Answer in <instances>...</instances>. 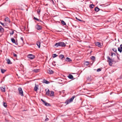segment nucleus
<instances>
[{"mask_svg":"<svg viewBox=\"0 0 122 122\" xmlns=\"http://www.w3.org/2000/svg\"><path fill=\"white\" fill-rule=\"evenodd\" d=\"M66 46V44L63 42H60L56 43L54 45L55 47H57L58 46L65 47Z\"/></svg>","mask_w":122,"mask_h":122,"instance_id":"nucleus-1","label":"nucleus"},{"mask_svg":"<svg viewBox=\"0 0 122 122\" xmlns=\"http://www.w3.org/2000/svg\"><path fill=\"white\" fill-rule=\"evenodd\" d=\"M107 61L108 62L110 66H112L114 62V59H111L109 56H107Z\"/></svg>","mask_w":122,"mask_h":122,"instance_id":"nucleus-2","label":"nucleus"},{"mask_svg":"<svg viewBox=\"0 0 122 122\" xmlns=\"http://www.w3.org/2000/svg\"><path fill=\"white\" fill-rule=\"evenodd\" d=\"M19 94L21 96H24L23 92L21 88L20 87H19L18 89Z\"/></svg>","mask_w":122,"mask_h":122,"instance_id":"nucleus-3","label":"nucleus"},{"mask_svg":"<svg viewBox=\"0 0 122 122\" xmlns=\"http://www.w3.org/2000/svg\"><path fill=\"white\" fill-rule=\"evenodd\" d=\"M27 57L31 59H33L35 58V56L31 54L28 55Z\"/></svg>","mask_w":122,"mask_h":122,"instance_id":"nucleus-4","label":"nucleus"},{"mask_svg":"<svg viewBox=\"0 0 122 122\" xmlns=\"http://www.w3.org/2000/svg\"><path fill=\"white\" fill-rule=\"evenodd\" d=\"M36 28L38 30H41L42 29V27L40 25L37 24L35 26Z\"/></svg>","mask_w":122,"mask_h":122,"instance_id":"nucleus-5","label":"nucleus"},{"mask_svg":"<svg viewBox=\"0 0 122 122\" xmlns=\"http://www.w3.org/2000/svg\"><path fill=\"white\" fill-rule=\"evenodd\" d=\"M47 72L48 74H53V73L54 72L53 70H52L50 68H49L47 70Z\"/></svg>","mask_w":122,"mask_h":122,"instance_id":"nucleus-6","label":"nucleus"},{"mask_svg":"<svg viewBox=\"0 0 122 122\" xmlns=\"http://www.w3.org/2000/svg\"><path fill=\"white\" fill-rule=\"evenodd\" d=\"M120 47L118 48V51L120 53H121L122 51V44L120 45Z\"/></svg>","mask_w":122,"mask_h":122,"instance_id":"nucleus-7","label":"nucleus"},{"mask_svg":"<svg viewBox=\"0 0 122 122\" xmlns=\"http://www.w3.org/2000/svg\"><path fill=\"white\" fill-rule=\"evenodd\" d=\"M86 81L90 82L92 80L91 76H88L86 78Z\"/></svg>","mask_w":122,"mask_h":122,"instance_id":"nucleus-8","label":"nucleus"},{"mask_svg":"<svg viewBox=\"0 0 122 122\" xmlns=\"http://www.w3.org/2000/svg\"><path fill=\"white\" fill-rule=\"evenodd\" d=\"M95 44L96 46H98V47H101L102 46L101 45V43L99 42H96Z\"/></svg>","mask_w":122,"mask_h":122,"instance_id":"nucleus-9","label":"nucleus"},{"mask_svg":"<svg viewBox=\"0 0 122 122\" xmlns=\"http://www.w3.org/2000/svg\"><path fill=\"white\" fill-rule=\"evenodd\" d=\"M5 21L8 22L9 23L10 22L9 18L7 17L5 18Z\"/></svg>","mask_w":122,"mask_h":122,"instance_id":"nucleus-10","label":"nucleus"},{"mask_svg":"<svg viewBox=\"0 0 122 122\" xmlns=\"http://www.w3.org/2000/svg\"><path fill=\"white\" fill-rule=\"evenodd\" d=\"M42 82L43 83H45L46 84H48L50 83V82L47 81L46 80L44 79L43 80Z\"/></svg>","mask_w":122,"mask_h":122,"instance_id":"nucleus-11","label":"nucleus"},{"mask_svg":"<svg viewBox=\"0 0 122 122\" xmlns=\"http://www.w3.org/2000/svg\"><path fill=\"white\" fill-rule=\"evenodd\" d=\"M76 97L75 96H73L71 98L69 99V101L71 102H72L74 98Z\"/></svg>","mask_w":122,"mask_h":122,"instance_id":"nucleus-12","label":"nucleus"},{"mask_svg":"<svg viewBox=\"0 0 122 122\" xmlns=\"http://www.w3.org/2000/svg\"><path fill=\"white\" fill-rule=\"evenodd\" d=\"M38 89V86L36 84H35V86L34 88V90L35 91H37Z\"/></svg>","mask_w":122,"mask_h":122,"instance_id":"nucleus-13","label":"nucleus"},{"mask_svg":"<svg viewBox=\"0 0 122 122\" xmlns=\"http://www.w3.org/2000/svg\"><path fill=\"white\" fill-rule=\"evenodd\" d=\"M36 44L37 45V46L38 47L40 48V44H41V43L40 42L38 41L36 42Z\"/></svg>","mask_w":122,"mask_h":122,"instance_id":"nucleus-14","label":"nucleus"},{"mask_svg":"<svg viewBox=\"0 0 122 122\" xmlns=\"http://www.w3.org/2000/svg\"><path fill=\"white\" fill-rule=\"evenodd\" d=\"M49 96H50L52 97H54V92L53 91H51V94H49Z\"/></svg>","mask_w":122,"mask_h":122,"instance_id":"nucleus-15","label":"nucleus"},{"mask_svg":"<svg viewBox=\"0 0 122 122\" xmlns=\"http://www.w3.org/2000/svg\"><path fill=\"white\" fill-rule=\"evenodd\" d=\"M0 89L2 92H5V87H0Z\"/></svg>","mask_w":122,"mask_h":122,"instance_id":"nucleus-16","label":"nucleus"},{"mask_svg":"<svg viewBox=\"0 0 122 122\" xmlns=\"http://www.w3.org/2000/svg\"><path fill=\"white\" fill-rule=\"evenodd\" d=\"M65 61H66L70 62L71 61H72V60L70 58H69L68 57H67L66 58L65 60Z\"/></svg>","mask_w":122,"mask_h":122,"instance_id":"nucleus-17","label":"nucleus"},{"mask_svg":"<svg viewBox=\"0 0 122 122\" xmlns=\"http://www.w3.org/2000/svg\"><path fill=\"white\" fill-rule=\"evenodd\" d=\"M59 57L60 58L61 60H63V58L65 57L63 55H60L59 56Z\"/></svg>","mask_w":122,"mask_h":122,"instance_id":"nucleus-18","label":"nucleus"},{"mask_svg":"<svg viewBox=\"0 0 122 122\" xmlns=\"http://www.w3.org/2000/svg\"><path fill=\"white\" fill-rule=\"evenodd\" d=\"M68 77L69 79H73V76L71 74H69Z\"/></svg>","mask_w":122,"mask_h":122,"instance_id":"nucleus-19","label":"nucleus"},{"mask_svg":"<svg viewBox=\"0 0 122 122\" xmlns=\"http://www.w3.org/2000/svg\"><path fill=\"white\" fill-rule=\"evenodd\" d=\"M100 10V9L98 7H96L95 9H94V10L95 11H96V12H98V11H99Z\"/></svg>","mask_w":122,"mask_h":122,"instance_id":"nucleus-20","label":"nucleus"},{"mask_svg":"<svg viewBox=\"0 0 122 122\" xmlns=\"http://www.w3.org/2000/svg\"><path fill=\"white\" fill-rule=\"evenodd\" d=\"M89 64L90 63L88 61H85L84 63V65L86 66H88Z\"/></svg>","mask_w":122,"mask_h":122,"instance_id":"nucleus-21","label":"nucleus"},{"mask_svg":"<svg viewBox=\"0 0 122 122\" xmlns=\"http://www.w3.org/2000/svg\"><path fill=\"white\" fill-rule=\"evenodd\" d=\"M70 102L69 99H67L66 100L64 103L66 104V105H67Z\"/></svg>","mask_w":122,"mask_h":122,"instance_id":"nucleus-22","label":"nucleus"},{"mask_svg":"<svg viewBox=\"0 0 122 122\" xmlns=\"http://www.w3.org/2000/svg\"><path fill=\"white\" fill-rule=\"evenodd\" d=\"M40 70V69H34V70L33 71L37 73V72H38Z\"/></svg>","mask_w":122,"mask_h":122,"instance_id":"nucleus-23","label":"nucleus"},{"mask_svg":"<svg viewBox=\"0 0 122 122\" xmlns=\"http://www.w3.org/2000/svg\"><path fill=\"white\" fill-rule=\"evenodd\" d=\"M45 105L46 106H50L51 105L50 103H47L46 102L45 103H44Z\"/></svg>","mask_w":122,"mask_h":122,"instance_id":"nucleus-24","label":"nucleus"},{"mask_svg":"<svg viewBox=\"0 0 122 122\" xmlns=\"http://www.w3.org/2000/svg\"><path fill=\"white\" fill-rule=\"evenodd\" d=\"M1 72L2 73H4V72L6 71V70L3 69H1Z\"/></svg>","mask_w":122,"mask_h":122,"instance_id":"nucleus-25","label":"nucleus"},{"mask_svg":"<svg viewBox=\"0 0 122 122\" xmlns=\"http://www.w3.org/2000/svg\"><path fill=\"white\" fill-rule=\"evenodd\" d=\"M50 91L49 89H48V91H46V95H47L49 96V94H50Z\"/></svg>","mask_w":122,"mask_h":122,"instance_id":"nucleus-26","label":"nucleus"},{"mask_svg":"<svg viewBox=\"0 0 122 122\" xmlns=\"http://www.w3.org/2000/svg\"><path fill=\"white\" fill-rule=\"evenodd\" d=\"M7 63L8 64H11L12 63L10 61L9 59H8L7 60Z\"/></svg>","mask_w":122,"mask_h":122,"instance_id":"nucleus-27","label":"nucleus"},{"mask_svg":"<svg viewBox=\"0 0 122 122\" xmlns=\"http://www.w3.org/2000/svg\"><path fill=\"white\" fill-rule=\"evenodd\" d=\"M11 40L12 42H13V43H15V39L14 38H11Z\"/></svg>","mask_w":122,"mask_h":122,"instance_id":"nucleus-28","label":"nucleus"},{"mask_svg":"<svg viewBox=\"0 0 122 122\" xmlns=\"http://www.w3.org/2000/svg\"><path fill=\"white\" fill-rule=\"evenodd\" d=\"M4 31V30L3 28L0 26V32L2 33Z\"/></svg>","mask_w":122,"mask_h":122,"instance_id":"nucleus-29","label":"nucleus"},{"mask_svg":"<svg viewBox=\"0 0 122 122\" xmlns=\"http://www.w3.org/2000/svg\"><path fill=\"white\" fill-rule=\"evenodd\" d=\"M91 59L92 60L94 61L95 59V58L94 56H92L91 57Z\"/></svg>","mask_w":122,"mask_h":122,"instance_id":"nucleus-30","label":"nucleus"},{"mask_svg":"<svg viewBox=\"0 0 122 122\" xmlns=\"http://www.w3.org/2000/svg\"><path fill=\"white\" fill-rule=\"evenodd\" d=\"M3 106L5 107H6L7 106V104L6 103L3 102Z\"/></svg>","mask_w":122,"mask_h":122,"instance_id":"nucleus-31","label":"nucleus"},{"mask_svg":"<svg viewBox=\"0 0 122 122\" xmlns=\"http://www.w3.org/2000/svg\"><path fill=\"white\" fill-rule=\"evenodd\" d=\"M94 6V5L93 4H91L90 5L89 7L90 8H93Z\"/></svg>","mask_w":122,"mask_h":122,"instance_id":"nucleus-32","label":"nucleus"},{"mask_svg":"<svg viewBox=\"0 0 122 122\" xmlns=\"http://www.w3.org/2000/svg\"><path fill=\"white\" fill-rule=\"evenodd\" d=\"M112 50L114 52H116V53H117V49L116 48H114L112 49Z\"/></svg>","mask_w":122,"mask_h":122,"instance_id":"nucleus-33","label":"nucleus"},{"mask_svg":"<svg viewBox=\"0 0 122 122\" xmlns=\"http://www.w3.org/2000/svg\"><path fill=\"white\" fill-rule=\"evenodd\" d=\"M61 23L64 25H66V23L63 20H62L61 21Z\"/></svg>","mask_w":122,"mask_h":122,"instance_id":"nucleus-34","label":"nucleus"},{"mask_svg":"<svg viewBox=\"0 0 122 122\" xmlns=\"http://www.w3.org/2000/svg\"><path fill=\"white\" fill-rule=\"evenodd\" d=\"M57 56L56 54H53V57L54 58L56 57Z\"/></svg>","mask_w":122,"mask_h":122,"instance_id":"nucleus-35","label":"nucleus"},{"mask_svg":"<svg viewBox=\"0 0 122 122\" xmlns=\"http://www.w3.org/2000/svg\"><path fill=\"white\" fill-rule=\"evenodd\" d=\"M12 30V31L11 32H10V35H12L14 33V30Z\"/></svg>","mask_w":122,"mask_h":122,"instance_id":"nucleus-36","label":"nucleus"},{"mask_svg":"<svg viewBox=\"0 0 122 122\" xmlns=\"http://www.w3.org/2000/svg\"><path fill=\"white\" fill-rule=\"evenodd\" d=\"M33 19L35 20H36L37 21H39V19H38L37 18H36L35 17H34Z\"/></svg>","mask_w":122,"mask_h":122,"instance_id":"nucleus-37","label":"nucleus"},{"mask_svg":"<svg viewBox=\"0 0 122 122\" xmlns=\"http://www.w3.org/2000/svg\"><path fill=\"white\" fill-rule=\"evenodd\" d=\"M13 53V55L14 57H17V55L16 54H15L14 53Z\"/></svg>","mask_w":122,"mask_h":122,"instance_id":"nucleus-38","label":"nucleus"},{"mask_svg":"<svg viewBox=\"0 0 122 122\" xmlns=\"http://www.w3.org/2000/svg\"><path fill=\"white\" fill-rule=\"evenodd\" d=\"M101 70V68H98V69H97V72H99V71H100Z\"/></svg>","mask_w":122,"mask_h":122,"instance_id":"nucleus-39","label":"nucleus"},{"mask_svg":"<svg viewBox=\"0 0 122 122\" xmlns=\"http://www.w3.org/2000/svg\"><path fill=\"white\" fill-rule=\"evenodd\" d=\"M55 62L54 61H53V62L52 63V65L53 66H55L56 65V64H55Z\"/></svg>","mask_w":122,"mask_h":122,"instance_id":"nucleus-40","label":"nucleus"},{"mask_svg":"<svg viewBox=\"0 0 122 122\" xmlns=\"http://www.w3.org/2000/svg\"><path fill=\"white\" fill-rule=\"evenodd\" d=\"M50 1L54 5L55 4V3L53 0H50Z\"/></svg>","mask_w":122,"mask_h":122,"instance_id":"nucleus-41","label":"nucleus"},{"mask_svg":"<svg viewBox=\"0 0 122 122\" xmlns=\"http://www.w3.org/2000/svg\"><path fill=\"white\" fill-rule=\"evenodd\" d=\"M0 24L2 25H3V26L4 27H5V26L6 25H4V23H2L1 22H0Z\"/></svg>","mask_w":122,"mask_h":122,"instance_id":"nucleus-42","label":"nucleus"},{"mask_svg":"<svg viewBox=\"0 0 122 122\" xmlns=\"http://www.w3.org/2000/svg\"><path fill=\"white\" fill-rule=\"evenodd\" d=\"M5 77H3V79H2L1 81H0V83H1L4 80Z\"/></svg>","mask_w":122,"mask_h":122,"instance_id":"nucleus-43","label":"nucleus"},{"mask_svg":"<svg viewBox=\"0 0 122 122\" xmlns=\"http://www.w3.org/2000/svg\"><path fill=\"white\" fill-rule=\"evenodd\" d=\"M47 116L46 115V119H45V121H47L48 120H49V119L47 118Z\"/></svg>","mask_w":122,"mask_h":122,"instance_id":"nucleus-44","label":"nucleus"},{"mask_svg":"<svg viewBox=\"0 0 122 122\" xmlns=\"http://www.w3.org/2000/svg\"><path fill=\"white\" fill-rule=\"evenodd\" d=\"M76 19L77 20H78L79 21H82V20H80V19H79L77 18V17H76Z\"/></svg>","mask_w":122,"mask_h":122,"instance_id":"nucleus-45","label":"nucleus"},{"mask_svg":"<svg viewBox=\"0 0 122 122\" xmlns=\"http://www.w3.org/2000/svg\"><path fill=\"white\" fill-rule=\"evenodd\" d=\"M113 54H114V53H112V52L111 53V56H112V57H111V59H113L112 58V56H113Z\"/></svg>","mask_w":122,"mask_h":122,"instance_id":"nucleus-46","label":"nucleus"},{"mask_svg":"<svg viewBox=\"0 0 122 122\" xmlns=\"http://www.w3.org/2000/svg\"><path fill=\"white\" fill-rule=\"evenodd\" d=\"M41 101L43 102V103H44L45 102H45L44 101V100H43L42 99H41Z\"/></svg>","mask_w":122,"mask_h":122,"instance_id":"nucleus-47","label":"nucleus"},{"mask_svg":"<svg viewBox=\"0 0 122 122\" xmlns=\"http://www.w3.org/2000/svg\"><path fill=\"white\" fill-rule=\"evenodd\" d=\"M20 39L23 42V37H21Z\"/></svg>","mask_w":122,"mask_h":122,"instance_id":"nucleus-48","label":"nucleus"},{"mask_svg":"<svg viewBox=\"0 0 122 122\" xmlns=\"http://www.w3.org/2000/svg\"><path fill=\"white\" fill-rule=\"evenodd\" d=\"M40 21L42 23H44L42 21H41V20L39 19V21Z\"/></svg>","mask_w":122,"mask_h":122,"instance_id":"nucleus-49","label":"nucleus"},{"mask_svg":"<svg viewBox=\"0 0 122 122\" xmlns=\"http://www.w3.org/2000/svg\"><path fill=\"white\" fill-rule=\"evenodd\" d=\"M112 106V105H111L110 106H107V107L108 108L109 107H111V106Z\"/></svg>","mask_w":122,"mask_h":122,"instance_id":"nucleus-50","label":"nucleus"},{"mask_svg":"<svg viewBox=\"0 0 122 122\" xmlns=\"http://www.w3.org/2000/svg\"><path fill=\"white\" fill-rule=\"evenodd\" d=\"M15 43V44H16V45H18V43L17 42V41H16V42H15V43Z\"/></svg>","mask_w":122,"mask_h":122,"instance_id":"nucleus-51","label":"nucleus"},{"mask_svg":"<svg viewBox=\"0 0 122 122\" xmlns=\"http://www.w3.org/2000/svg\"><path fill=\"white\" fill-rule=\"evenodd\" d=\"M119 9H120V10L121 11H122V9L121 8H119Z\"/></svg>","mask_w":122,"mask_h":122,"instance_id":"nucleus-52","label":"nucleus"},{"mask_svg":"<svg viewBox=\"0 0 122 122\" xmlns=\"http://www.w3.org/2000/svg\"><path fill=\"white\" fill-rule=\"evenodd\" d=\"M117 58L119 60V57H118V56H117Z\"/></svg>","mask_w":122,"mask_h":122,"instance_id":"nucleus-53","label":"nucleus"},{"mask_svg":"<svg viewBox=\"0 0 122 122\" xmlns=\"http://www.w3.org/2000/svg\"><path fill=\"white\" fill-rule=\"evenodd\" d=\"M40 10H39V11H37V12H39H39H40Z\"/></svg>","mask_w":122,"mask_h":122,"instance_id":"nucleus-54","label":"nucleus"},{"mask_svg":"<svg viewBox=\"0 0 122 122\" xmlns=\"http://www.w3.org/2000/svg\"><path fill=\"white\" fill-rule=\"evenodd\" d=\"M5 120L6 122L8 121L6 119H5Z\"/></svg>","mask_w":122,"mask_h":122,"instance_id":"nucleus-55","label":"nucleus"},{"mask_svg":"<svg viewBox=\"0 0 122 122\" xmlns=\"http://www.w3.org/2000/svg\"><path fill=\"white\" fill-rule=\"evenodd\" d=\"M113 54H114V55L115 56L116 55V54L115 53H114Z\"/></svg>","mask_w":122,"mask_h":122,"instance_id":"nucleus-56","label":"nucleus"},{"mask_svg":"<svg viewBox=\"0 0 122 122\" xmlns=\"http://www.w3.org/2000/svg\"><path fill=\"white\" fill-rule=\"evenodd\" d=\"M104 5V4H103V5Z\"/></svg>","mask_w":122,"mask_h":122,"instance_id":"nucleus-57","label":"nucleus"},{"mask_svg":"<svg viewBox=\"0 0 122 122\" xmlns=\"http://www.w3.org/2000/svg\"><path fill=\"white\" fill-rule=\"evenodd\" d=\"M45 91H46V89L45 90Z\"/></svg>","mask_w":122,"mask_h":122,"instance_id":"nucleus-58","label":"nucleus"},{"mask_svg":"<svg viewBox=\"0 0 122 122\" xmlns=\"http://www.w3.org/2000/svg\"><path fill=\"white\" fill-rule=\"evenodd\" d=\"M0 52H1L2 51L1 50H0Z\"/></svg>","mask_w":122,"mask_h":122,"instance_id":"nucleus-59","label":"nucleus"}]
</instances>
